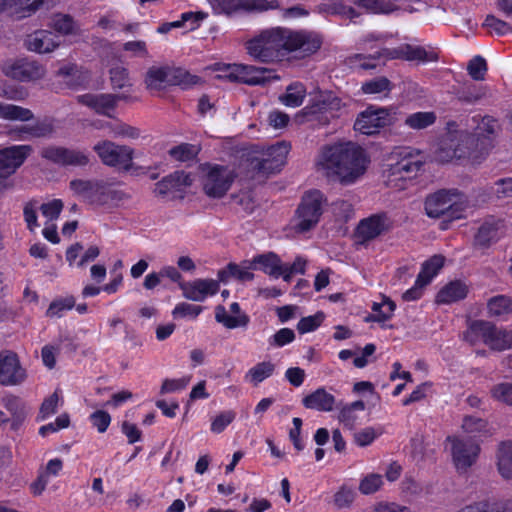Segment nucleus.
<instances>
[{
    "mask_svg": "<svg viewBox=\"0 0 512 512\" xmlns=\"http://www.w3.org/2000/svg\"><path fill=\"white\" fill-rule=\"evenodd\" d=\"M225 74L218 78H225L231 82H241L247 85H264L275 76L272 71L264 67L252 65L233 64L225 66Z\"/></svg>",
    "mask_w": 512,
    "mask_h": 512,
    "instance_id": "nucleus-13",
    "label": "nucleus"
},
{
    "mask_svg": "<svg viewBox=\"0 0 512 512\" xmlns=\"http://www.w3.org/2000/svg\"><path fill=\"white\" fill-rule=\"evenodd\" d=\"M335 397L324 388H319L303 398L302 403L308 409L329 412L335 405Z\"/></svg>",
    "mask_w": 512,
    "mask_h": 512,
    "instance_id": "nucleus-29",
    "label": "nucleus"
},
{
    "mask_svg": "<svg viewBox=\"0 0 512 512\" xmlns=\"http://www.w3.org/2000/svg\"><path fill=\"white\" fill-rule=\"evenodd\" d=\"M25 45L30 51L49 53L59 46V41H57V36L52 32L40 30L28 35Z\"/></svg>",
    "mask_w": 512,
    "mask_h": 512,
    "instance_id": "nucleus-24",
    "label": "nucleus"
},
{
    "mask_svg": "<svg viewBox=\"0 0 512 512\" xmlns=\"http://www.w3.org/2000/svg\"><path fill=\"white\" fill-rule=\"evenodd\" d=\"M53 27L57 32L64 35L76 34L78 31L73 18L69 15H57L53 20Z\"/></svg>",
    "mask_w": 512,
    "mask_h": 512,
    "instance_id": "nucleus-51",
    "label": "nucleus"
},
{
    "mask_svg": "<svg viewBox=\"0 0 512 512\" xmlns=\"http://www.w3.org/2000/svg\"><path fill=\"white\" fill-rule=\"evenodd\" d=\"M467 292L468 288L463 282L459 280L451 281L438 292L436 302L443 304L456 302L464 299Z\"/></svg>",
    "mask_w": 512,
    "mask_h": 512,
    "instance_id": "nucleus-32",
    "label": "nucleus"
},
{
    "mask_svg": "<svg viewBox=\"0 0 512 512\" xmlns=\"http://www.w3.org/2000/svg\"><path fill=\"white\" fill-rule=\"evenodd\" d=\"M387 229L386 217L382 215H373L363 219L357 227V236L361 242L370 241Z\"/></svg>",
    "mask_w": 512,
    "mask_h": 512,
    "instance_id": "nucleus-27",
    "label": "nucleus"
},
{
    "mask_svg": "<svg viewBox=\"0 0 512 512\" xmlns=\"http://www.w3.org/2000/svg\"><path fill=\"white\" fill-rule=\"evenodd\" d=\"M473 122L476 123L474 133H472L478 141L484 144V141L489 142V150L493 147L494 139L500 129L498 121L492 116L473 117Z\"/></svg>",
    "mask_w": 512,
    "mask_h": 512,
    "instance_id": "nucleus-26",
    "label": "nucleus"
},
{
    "mask_svg": "<svg viewBox=\"0 0 512 512\" xmlns=\"http://www.w3.org/2000/svg\"><path fill=\"white\" fill-rule=\"evenodd\" d=\"M182 290L187 299L203 301L219 291V284L214 279H196L182 286Z\"/></svg>",
    "mask_w": 512,
    "mask_h": 512,
    "instance_id": "nucleus-23",
    "label": "nucleus"
},
{
    "mask_svg": "<svg viewBox=\"0 0 512 512\" xmlns=\"http://www.w3.org/2000/svg\"><path fill=\"white\" fill-rule=\"evenodd\" d=\"M454 158H456V153H454V140L452 138V131H449L435 151V159L438 162L445 163Z\"/></svg>",
    "mask_w": 512,
    "mask_h": 512,
    "instance_id": "nucleus-45",
    "label": "nucleus"
},
{
    "mask_svg": "<svg viewBox=\"0 0 512 512\" xmlns=\"http://www.w3.org/2000/svg\"><path fill=\"white\" fill-rule=\"evenodd\" d=\"M299 308L295 305H286L283 307H279L276 309L277 316L279 320H289L292 318L301 317L300 320H320V318L324 317L322 312H318L314 316H301L298 313Z\"/></svg>",
    "mask_w": 512,
    "mask_h": 512,
    "instance_id": "nucleus-48",
    "label": "nucleus"
},
{
    "mask_svg": "<svg viewBox=\"0 0 512 512\" xmlns=\"http://www.w3.org/2000/svg\"><path fill=\"white\" fill-rule=\"evenodd\" d=\"M468 74L476 81L484 80L487 72L486 60L481 56L473 57L467 65Z\"/></svg>",
    "mask_w": 512,
    "mask_h": 512,
    "instance_id": "nucleus-49",
    "label": "nucleus"
},
{
    "mask_svg": "<svg viewBox=\"0 0 512 512\" xmlns=\"http://www.w3.org/2000/svg\"><path fill=\"white\" fill-rule=\"evenodd\" d=\"M492 396L505 404L512 405V383H501L491 389Z\"/></svg>",
    "mask_w": 512,
    "mask_h": 512,
    "instance_id": "nucleus-61",
    "label": "nucleus"
},
{
    "mask_svg": "<svg viewBox=\"0 0 512 512\" xmlns=\"http://www.w3.org/2000/svg\"><path fill=\"white\" fill-rule=\"evenodd\" d=\"M390 122L389 112L385 108L368 107L361 112L354 123V129L365 135H373L380 128L385 127Z\"/></svg>",
    "mask_w": 512,
    "mask_h": 512,
    "instance_id": "nucleus-17",
    "label": "nucleus"
},
{
    "mask_svg": "<svg viewBox=\"0 0 512 512\" xmlns=\"http://www.w3.org/2000/svg\"><path fill=\"white\" fill-rule=\"evenodd\" d=\"M342 107V100L334 92L320 91L311 98L301 113L307 121L324 126L338 116Z\"/></svg>",
    "mask_w": 512,
    "mask_h": 512,
    "instance_id": "nucleus-4",
    "label": "nucleus"
},
{
    "mask_svg": "<svg viewBox=\"0 0 512 512\" xmlns=\"http://www.w3.org/2000/svg\"><path fill=\"white\" fill-rule=\"evenodd\" d=\"M382 485V476L380 474L372 473L368 474L361 480L359 484V490L362 494L369 495L378 491Z\"/></svg>",
    "mask_w": 512,
    "mask_h": 512,
    "instance_id": "nucleus-50",
    "label": "nucleus"
},
{
    "mask_svg": "<svg viewBox=\"0 0 512 512\" xmlns=\"http://www.w3.org/2000/svg\"><path fill=\"white\" fill-rule=\"evenodd\" d=\"M57 76L62 77L65 84L72 89L86 85L90 79L88 73L81 71L75 64H66L60 67Z\"/></svg>",
    "mask_w": 512,
    "mask_h": 512,
    "instance_id": "nucleus-30",
    "label": "nucleus"
},
{
    "mask_svg": "<svg viewBox=\"0 0 512 512\" xmlns=\"http://www.w3.org/2000/svg\"><path fill=\"white\" fill-rule=\"evenodd\" d=\"M362 90L366 94H376L390 90V81L385 77H379L368 82L362 86Z\"/></svg>",
    "mask_w": 512,
    "mask_h": 512,
    "instance_id": "nucleus-58",
    "label": "nucleus"
},
{
    "mask_svg": "<svg viewBox=\"0 0 512 512\" xmlns=\"http://www.w3.org/2000/svg\"><path fill=\"white\" fill-rule=\"evenodd\" d=\"M247 267L253 268V270H262L264 273L273 276L275 278L281 275L282 261L279 256L273 252H267L256 255L253 259L248 260L246 263Z\"/></svg>",
    "mask_w": 512,
    "mask_h": 512,
    "instance_id": "nucleus-25",
    "label": "nucleus"
},
{
    "mask_svg": "<svg viewBox=\"0 0 512 512\" xmlns=\"http://www.w3.org/2000/svg\"><path fill=\"white\" fill-rule=\"evenodd\" d=\"M26 378L18 357L11 351L0 353V384L5 386L18 385Z\"/></svg>",
    "mask_w": 512,
    "mask_h": 512,
    "instance_id": "nucleus-19",
    "label": "nucleus"
},
{
    "mask_svg": "<svg viewBox=\"0 0 512 512\" xmlns=\"http://www.w3.org/2000/svg\"><path fill=\"white\" fill-rule=\"evenodd\" d=\"M1 71L6 77L19 82H35L46 75L44 65L28 58L7 59L1 64Z\"/></svg>",
    "mask_w": 512,
    "mask_h": 512,
    "instance_id": "nucleus-9",
    "label": "nucleus"
},
{
    "mask_svg": "<svg viewBox=\"0 0 512 512\" xmlns=\"http://www.w3.org/2000/svg\"><path fill=\"white\" fill-rule=\"evenodd\" d=\"M234 177L228 167L211 164L201 166L203 190L211 198L223 197L233 183Z\"/></svg>",
    "mask_w": 512,
    "mask_h": 512,
    "instance_id": "nucleus-7",
    "label": "nucleus"
},
{
    "mask_svg": "<svg viewBox=\"0 0 512 512\" xmlns=\"http://www.w3.org/2000/svg\"><path fill=\"white\" fill-rule=\"evenodd\" d=\"M421 166L422 162L415 159L414 156L408 153L400 161L394 164L391 170L394 175L410 177L412 174H416L420 170Z\"/></svg>",
    "mask_w": 512,
    "mask_h": 512,
    "instance_id": "nucleus-41",
    "label": "nucleus"
},
{
    "mask_svg": "<svg viewBox=\"0 0 512 512\" xmlns=\"http://www.w3.org/2000/svg\"><path fill=\"white\" fill-rule=\"evenodd\" d=\"M58 402L59 395L57 392H54L49 397L45 398L40 406L38 418L44 420L54 414L57 410Z\"/></svg>",
    "mask_w": 512,
    "mask_h": 512,
    "instance_id": "nucleus-59",
    "label": "nucleus"
},
{
    "mask_svg": "<svg viewBox=\"0 0 512 512\" xmlns=\"http://www.w3.org/2000/svg\"><path fill=\"white\" fill-rule=\"evenodd\" d=\"M497 468L505 479H512V441L499 443L496 451Z\"/></svg>",
    "mask_w": 512,
    "mask_h": 512,
    "instance_id": "nucleus-31",
    "label": "nucleus"
},
{
    "mask_svg": "<svg viewBox=\"0 0 512 512\" xmlns=\"http://www.w3.org/2000/svg\"><path fill=\"white\" fill-rule=\"evenodd\" d=\"M466 202V197L457 189H443L426 198L425 211L431 218L443 215H447L448 218H460Z\"/></svg>",
    "mask_w": 512,
    "mask_h": 512,
    "instance_id": "nucleus-3",
    "label": "nucleus"
},
{
    "mask_svg": "<svg viewBox=\"0 0 512 512\" xmlns=\"http://www.w3.org/2000/svg\"><path fill=\"white\" fill-rule=\"evenodd\" d=\"M323 194L318 190L306 193L296 210L295 227L306 232L315 227L322 215Z\"/></svg>",
    "mask_w": 512,
    "mask_h": 512,
    "instance_id": "nucleus-11",
    "label": "nucleus"
},
{
    "mask_svg": "<svg viewBox=\"0 0 512 512\" xmlns=\"http://www.w3.org/2000/svg\"><path fill=\"white\" fill-rule=\"evenodd\" d=\"M321 45L322 39L315 32L276 27L263 30L247 41L246 49L255 60L270 63L291 53L304 58L317 52Z\"/></svg>",
    "mask_w": 512,
    "mask_h": 512,
    "instance_id": "nucleus-1",
    "label": "nucleus"
},
{
    "mask_svg": "<svg viewBox=\"0 0 512 512\" xmlns=\"http://www.w3.org/2000/svg\"><path fill=\"white\" fill-rule=\"evenodd\" d=\"M381 299V302L373 303L372 310L378 312L383 320H386L392 317L396 304L389 297L384 295L381 296Z\"/></svg>",
    "mask_w": 512,
    "mask_h": 512,
    "instance_id": "nucleus-57",
    "label": "nucleus"
},
{
    "mask_svg": "<svg viewBox=\"0 0 512 512\" xmlns=\"http://www.w3.org/2000/svg\"><path fill=\"white\" fill-rule=\"evenodd\" d=\"M355 492L346 486H342L334 495V505L337 508H345L350 506L354 501Z\"/></svg>",
    "mask_w": 512,
    "mask_h": 512,
    "instance_id": "nucleus-62",
    "label": "nucleus"
},
{
    "mask_svg": "<svg viewBox=\"0 0 512 512\" xmlns=\"http://www.w3.org/2000/svg\"><path fill=\"white\" fill-rule=\"evenodd\" d=\"M369 163L365 150L353 142L324 147L318 161L326 177L343 186L352 185L361 179Z\"/></svg>",
    "mask_w": 512,
    "mask_h": 512,
    "instance_id": "nucleus-2",
    "label": "nucleus"
},
{
    "mask_svg": "<svg viewBox=\"0 0 512 512\" xmlns=\"http://www.w3.org/2000/svg\"><path fill=\"white\" fill-rule=\"evenodd\" d=\"M445 258L442 255H434L425 261L422 264V269L418 274L419 283H424L428 285L433 277H435L438 272L444 266Z\"/></svg>",
    "mask_w": 512,
    "mask_h": 512,
    "instance_id": "nucleus-40",
    "label": "nucleus"
},
{
    "mask_svg": "<svg viewBox=\"0 0 512 512\" xmlns=\"http://www.w3.org/2000/svg\"><path fill=\"white\" fill-rule=\"evenodd\" d=\"M200 81L196 75L182 68L156 67L148 69L145 77L146 88L150 91H160L167 85H179L189 88Z\"/></svg>",
    "mask_w": 512,
    "mask_h": 512,
    "instance_id": "nucleus-5",
    "label": "nucleus"
},
{
    "mask_svg": "<svg viewBox=\"0 0 512 512\" xmlns=\"http://www.w3.org/2000/svg\"><path fill=\"white\" fill-rule=\"evenodd\" d=\"M101 162L112 168L128 172L134 168V149L127 145H119L110 140H102L93 146Z\"/></svg>",
    "mask_w": 512,
    "mask_h": 512,
    "instance_id": "nucleus-6",
    "label": "nucleus"
},
{
    "mask_svg": "<svg viewBox=\"0 0 512 512\" xmlns=\"http://www.w3.org/2000/svg\"><path fill=\"white\" fill-rule=\"evenodd\" d=\"M70 424L69 415L64 413L58 416L54 423H49L40 427L39 434L43 437L50 433L57 432L59 429L67 428Z\"/></svg>",
    "mask_w": 512,
    "mask_h": 512,
    "instance_id": "nucleus-60",
    "label": "nucleus"
},
{
    "mask_svg": "<svg viewBox=\"0 0 512 512\" xmlns=\"http://www.w3.org/2000/svg\"><path fill=\"white\" fill-rule=\"evenodd\" d=\"M54 126L48 119L37 120L32 124H25L13 129L10 134L18 135L22 139L23 134L28 135L31 138H46L53 134Z\"/></svg>",
    "mask_w": 512,
    "mask_h": 512,
    "instance_id": "nucleus-28",
    "label": "nucleus"
},
{
    "mask_svg": "<svg viewBox=\"0 0 512 512\" xmlns=\"http://www.w3.org/2000/svg\"><path fill=\"white\" fill-rule=\"evenodd\" d=\"M216 14L233 15L239 13L262 12L278 8V1L267 0H211Z\"/></svg>",
    "mask_w": 512,
    "mask_h": 512,
    "instance_id": "nucleus-14",
    "label": "nucleus"
},
{
    "mask_svg": "<svg viewBox=\"0 0 512 512\" xmlns=\"http://www.w3.org/2000/svg\"><path fill=\"white\" fill-rule=\"evenodd\" d=\"M39 208L45 217L50 220H54L59 217L63 208V203L61 200L55 199L51 202L42 204Z\"/></svg>",
    "mask_w": 512,
    "mask_h": 512,
    "instance_id": "nucleus-64",
    "label": "nucleus"
},
{
    "mask_svg": "<svg viewBox=\"0 0 512 512\" xmlns=\"http://www.w3.org/2000/svg\"><path fill=\"white\" fill-rule=\"evenodd\" d=\"M32 152L29 145L12 146L0 150V176L12 174Z\"/></svg>",
    "mask_w": 512,
    "mask_h": 512,
    "instance_id": "nucleus-22",
    "label": "nucleus"
},
{
    "mask_svg": "<svg viewBox=\"0 0 512 512\" xmlns=\"http://www.w3.org/2000/svg\"><path fill=\"white\" fill-rule=\"evenodd\" d=\"M384 52L391 59H403L423 63L436 62L438 60V54L435 51L412 44H402L394 49H385Z\"/></svg>",
    "mask_w": 512,
    "mask_h": 512,
    "instance_id": "nucleus-20",
    "label": "nucleus"
},
{
    "mask_svg": "<svg viewBox=\"0 0 512 512\" xmlns=\"http://www.w3.org/2000/svg\"><path fill=\"white\" fill-rule=\"evenodd\" d=\"M3 405L11 413L12 428L16 429L27 415L25 403L17 396L8 395L3 398Z\"/></svg>",
    "mask_w": 512,
    "mask_h": 512,
    "instance_id": "nucleus-36",
    "label": "nucleus"
},
{
    "mask_svg": "<svg viewBox=\"0 0 512 512\" xmlns=\"http://www.w3.org/2000/svg\"><path fill=\"white\" fill-rule=\"evenodd\" d=\"M436 115L434 112H417L409 115L405 119V124L411 129L420 130L434 124Z\"/></svg>",
    "mask_w": 512,
    "mask_h": 512,
    "instance_id": "nucleus-44",
    "label": "nucleus"
},
{
    "mask_svg": "<svg viewBox=\"0 0 512 512\" xmlns=\"http://www.w3.org/2000/svg\"><path fill=\"white\" fill-rule=\"evenodd\" d=\"M198 153L196 146L188 143H182L170 149L169 154L179 161H188L194 158Z\"/></svg>",
    "mask_w": 512,
    "mask_h": 512,
    "instance_id": "nucleus-52",
    "label": "nucleus"
},
{
    "mask_svg": "<svg viewBox=\"0 0 512 512\" xmlns=\"http://www.w3.org/2000/svg\"><path fill=\"white\" fill-rule=\"evenodd\" d=\"M235 419L233 411H225L217 415L211 423V431L221 433Z\"/></svg>",
    "mask_w": 512,
    "mask_h": 512,
    "instance_id": "nucleus-63",
    "label": "nucleus"
},
{
    "mask_svg": "<svg viewBox=\"0 0 512 512\" xmlns=\"http://www.w3.org/2000/svg\"><path fill=\"white\" fill-rule=\"evenodd\" d=\"M124 95H115L110 93L92 94L87 93L79 95L77 101L92 109L95 113L107 117H112V112L116 109L120 100L126 99Z\"/></svg>",
    "mask_w": 512,
    "mask_h": 512,
    "instance_id": "nucleus-18",
    "label": "nucleus"
},
{
    "mask_svg": "<svg viewBox=\"0 0 512 512\" xmlns=\"http://www.w3.org/2000/svg\"><path fill=\"white\" fill-rule=\"evenodd\" d=\"M99 180L74 179L70 181V189L87 203L93 205Z\"/></svg>",
    "mask_w": 512,
    "mask_h": 512,
    "instance_id": "nucleus-37",
    "label": "nucleus"
},
{
    "mask_svg": "<svg viewBox=\"0 0 512 512\" xmlns=\"http://www.w3.org/2000/svg\"><path fill=\"white\" fill-rule=\"evenodd\" d=\"M130 199V195L123 190L116 189L113 184L99 180L93 205L97 207L115 208Z\"/></svg>",
    "mask_w": 512,
    "mask_h": 512,
    "instance_id": "nucleus-21",
    "label": "nucleus"
},
{
    "mask_svg": "<svg viewBox=\"0 0 512 512\" xmlns=\"http://www.w3.org/2000/svg\"><path fill=\"white\" fill-rule=\"evenodd\" d=\"M493 97V93L488 86L468 85L458 92V100L462 103L473 105Z\"/></svg>",
    "mask_w": 512,
    "mask_h": 512,
    "instance_id": "nucleus-34",
    "label": "nucleus"
},
{
    "mask_svg": "<svg viewBox=\"0 0 512 512\" xmlns=\"http://www.w3.org/2000/svg\"><path fill=\"white\" fill-rule=\"evenodd\" d=\"M110 80L114 89H123L132 86L128 70L122 66H116L110 69Z\"/></svg>",
    "mask_w": 512,
    "mask_h": 512,
    "instance_id": "nucleus-47",
    "label": "nucleus"
},
{
    "mask_svg": "<svg viewBox=\"0 0 512 512\" xmlns=\"http://www.w3.org/2000/svg\"><path fill=\"white\" fill-rule=\"evenodd\" d=\"M452 138L456 159H466L472 164H479L490 151L488 141H484L482 144L472 133L467 131L452 132Z\"/></svg>",
    "mask_w": 512,
    "mask_h": 512,
    "instance_id": "nucleus-10",
    "label": "nucleus"
},
{
    "mask_svg": "<svg viewBox=\"0 0 512 512\" xmlns=\"http://www.w3.org/2000/svg\"><path fill=\"white\" fill-rule=\"evenodd\" d=\"M306 95V89L300 82L290 84L286 93L280 96V100L286 105L291 107H298L302 104Z\"/></svg>",
    "mask_w": 512,
    "mask_h": 512,
    "instance_id": "nucleus-43",
    "label": "nucleus"
},
{
    "mask_svg": "<svg viewBox=\"0 0 512 512\" xmlns=\"http://www.w3.org/2000/svg\"><path fill=\"white\" fill-rule=\"evenodd\" d=\"M491 317H504L512 312V300L504 295L491 298L487 304Z\"/></svg>",
    "mask_w": 512,
    "mask_h": 512,
    "instance_id": "nucleus-42",
    "label": "nucleus"
},
{
    "mask_svg": "<svg viewBox=\"0 0 512 512\" xmlns=\"http://www.w3.org/2000/svg\"><path fill=\"white\" fill-rule=\"evenodd\" d=\"M41 156L57 165L79 168L88 166L91 161L85 150L63 146H48L42 150Z\"/></svg>",
    "mask_w": 512,
    "mask_h": 512,
    "instance_id": "nucleus-16",
    "label": "nucleus"
},
{
    "mask_svg": "<svg viewBox=\"0 0 512 512\" xmlns=\"http://www.w3.org/2000/svg\"><path fill=\"white\" fill-rule=\"evenodd\" d=\"M33 118L34 114L28 108L0 102V119L27 122Z\"/></svg>",
    "mask_w": 512,
    "mask_h": 512,
    "instance_id": "nucleus-35",
    "label": "nucleus"
},
{
    "mask_svg": "<svg viewBox=\"0 0 512 512\" xmlns=\"http://www.w3.org/2000/svg\"><path fill=\"white\" fill-rule=\"evenodd\" d=\"M38 202L36 200H31L24 205L23 215L24 220L27 224V228L30 232H34L36 228L39 227L38 218H37V210H38Z\"/></svg>",
    "mask_w": 512,
    "mask_h": 512,
    "instance_id": "nucleus-53",
    "label": "nucleus"
},
{
    "mask_svg": "<svg viewBox=\"0 0 512 512\" xmlns=\"http://www.w3.org/2000/svg\"><path fill=\"white\" fill-rule=\"evenodd\" d=\"M75 306V299L74 297H65L54 300L48 310L46 315L48 317H58L61 318L64 316L63 311L70 310Z\"/></svg>",
    "mask_w": 512,
    "mask_h": 512,
    "instance_id": "nucleus-46",
    "label": "nucleus"
},
{
    "mask_svg": "<svg viewBox=\"0 0 512 512\" xmlns=\"http://www.w3.org/2000/svg\"><path fill=\"white\" fill-rule=\"evenodd\" d=\"M468 335L481 338L493 350L502 351L512 347V333L496 327L493 322H471Z\"/></svg>",
    "mask_w": 512,
    "mask_h": 512,
    "instance_id": "nucleus-12",
    "label": "nucleus"
},
{
    "mask_svg": "<svg viewBox=\"0 0 512 512\" xmlns=\"http://www.w3.org/2000/svg\"><path fill=\"white\" fill-rule=\"evenodd\" d=\"M44 0H7L6 9L10 14L20 20L34 14L43 4Z\"/></svg>",
    "mask_w": 512,
    "mask_h": 512,
    "instance_id": "nucleus-33",
    "label": "nucleus"
},
{
    "mask_svg": "<svg viewBox=\"0 0 512 512\" xmlns=\"http://www.w3.org/2000/svg\"><path fill=\"white\" fill-rule=\"evenodd\" d=\"M483 26L488 28L490 33L494 32L499 36L512 31L511 26L508 23L493 15H488L486 17Z\"/></svg>",
    "mask_w": 512,
    "mask_h": 512,
    "instance_id": "nucleus-56",
    "label": "nucleus"
},
{
    "mask_svg": "<svg viewBox=\"0 0 512 512\" xmlns=\"http://www.w3.org/2000/svg\"><path fill=\"white\" fill-rule=\"evenodd\" d=\"M451 443L452 462L460 474H465L477 462L481 448L472 438L448 436Z\"/></svg>",
    "mask_w": 512,
    "mask_h": 512,
    "instance_id": "nucleus-8",
    "label": "nucleus"
},
{
    "mask_svg": "<svg viewBox=\"0 0 512 512\" xmlns=\"http://www.w3.org/2000/svg\"><path fill=\"white\" fill-rule=\"evenodd\" d=\"M207 17L204 12H186L181 16V20L170 22L169 25L172 28L182 27L186 22H191L190 30H194L198 27L199 23Z\"/></svg>",
    "mask_w": 512,
    "mask_h": 512,
    "instance_id": "nucleus-54",
    "label": "nucleus"
},
{
    "mask_svg": "<svg viewBox=\"0 0 512 512\" xmlns=\"http://www.w3.org/2000/svg\"><path fill=\"white\" fill-rule=\"evenodd\" d=\"M498 224L494 221H486L475 235V245L486 248L498 239Z\"/></svg>",
    "mask_w": 512,
    "mask_h": 512,
    "instance_id": "nucleus-38",
    "label": "nucleus"
},
{
    "mask_svg": "<svg viewBox=\"0 0 512 512\" xmlns=\"http://www.w3.org/2000/svg\"><path fill=\"white\" fill-rule=\"evenodd\" d=\"M290 150V144L281 141L266 149L261 157H255L251 161L254 170L263 174H270L279 171L286 163Z\"/></svg>",
    "mask_w": 512,
    "mask_h": 512,
    "instance_id": "nucleus-15",
    "label": "nucleus"
},
{
    "mask_svg": "<svg viewBox=\"0 0 512 512\" xmlns=\"http://www.w3.org/2000/svg\"><path fill=\"white\" fill-rule=\"evenodd\" d=\"M275 370V365L270 361L257 363L245 374V380L253 386H258L262 381L269 378Z\"/></svg>",
    "mask_w": 512,
    "mask_h": 512,
    "instance_id": "nucleus-39",
    "label": "nucleus"
},
{
    "mask_svg": "<svg viewBox=\"0 0 512 512\" xmlns=\"http://www.w3.org/2000/svg\"><path fill=\"white\" fill-rule=\"evenodd\" d=\"M202 310L203 307L201 305L181 303L173 310V316L176 318H196Z\"/></svg>",
    "mask_w": 512,
    "mask_h": 512,
    "instance_id": "nucleus-55",
    "label": "nucleus"
}]
</instances>
